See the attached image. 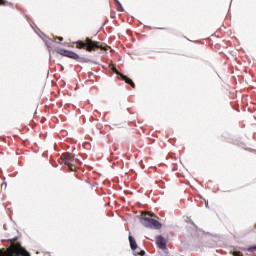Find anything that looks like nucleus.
I'll return each mask as SVG.
<instances>
[{"label":"nucleus","mask_w":256,"mask_h":256,"mask_svg":"<svg viewBox=\"0 0 256 256\" xmlns=\"http://www.w3.org/2000/svg\"><path fill=\"white\" fill-rule=\"evenodd\" d=\"M114 3L116 5V8L118 11H120L121 13H123V11H125V8H123V4H121V2L119 0H114Z\"/></svg>","instance_id":"10"},{"label":"nucleus","mask_w":256,"mask_h":256,"mask_svg":"<svg viewBox=\"0 0 256 256\" xmlns=\"http://www.w3.org/2000/svg\"><path fill=\"white\" fill-rule=\"evenodd\" d=\"M138 255L144 256L145 255V250H141Z\"/></svg>","instance_id":"13"},{"label":"nucleus","mask_w":256,"mask_h":256,"mask_svg":"<svg viewBox=\"0 0 256 256\" xmlns=\"http://www.w3.org/2000/svg\"><path fill=\"white\" fill-rule=\"evenodd\" d=\"M72 45H77V49H84L91 53V51H95V49H99L101 47V42H95L90 38H86L85 41L78 40L76 42H72Z\"/></svg>","instance_id":"4"},{"label":"nucleus","mask_w":256,"mask_h":256,"mask_svg":"<svg viewBox=\"0 0 256 256\" xmlns=\"http://www.w3.org/2000/svg\"><path fill=\"white\" fill-rule=\"evenodd\" d=\"M57 53L63 57H67L68 59H73L74 61H77V63H92L94 65H101V63H99L97 60L81 57L79 54L65 48L58 49Z\"/></svg>","instance_id":"2"},{"label":"nucleus","mask_w":256,"mask_h":256,"mask_svg":"<svg viewBox=\"0 0 256 256\" xmlns=\"http://www.w3.org/2000/svg\"><path fill=\"white\" fill-rule=\"evenodd\" d=\"M58 41H63V37H57Z\"/></svg>","instance_id":"14"},{"label":"nucleus","mask_w":256,"mask_h":256,"mask_svg":"<svg viewBox=\"0 0 256 256\" xmlns=\"http://www.w3.org/2000/svg\"><path fill=\"white\" fill-rule=\"evenodd\" d=\"M150 217H157L153 213H146L141 219V223L144 227H148L149 229H161V224L159 221L150 218Z\"/></svg>","instance_id":"5"},{"label":"nucleus","mask_w":256,"mask_h":256,"mask_svg":"<svg viewBox=\"0 0 256 256\" xmlns=\"http://www.w3.org/2000/svg\"><path fill=\"white\" fill-rule=\"evenodd\" d=\"M112 71L114 73H116V75H119V77H121L122 81H125V83H127L128 85H131V87L133 89H135V82H133V80H131L129 77L123 75L121 72H119V70H117V68L113 67Z\"/></svg>","instance_id":"7"},{"label":"nucleus","mask_w":256,"mask_h":256,"mask_svg":"<svg viewBox=\"0 0 256 256\" xmlns=\"http://www.w3.org/2000/svg\"><path fill=\"white\" fill-rule=\"evenodd\" d=\"M156 245L162 251H167V240L163 238V236H158L156 239Z\"/></svg>","instance_id":"8"},{"label":"nucleus","mask_w":256,"mask_h":256,"mask_svg":"<svg viewBox=\"0 0 256 256\" xmlns=\"http://www.w3.org/2000/svg\"><path fill=\"white\" fill-rule=\"evenodd\" d=\"M129 243L132 251H135L137 249V242L135 241V238L132 236H129Z\"/></svg>","instance_id":"9"},{"label":"nucleus","mask_w":256,"mask_h":256,"mask_svg":"<svg viewBox=\"0 0 256 256\" xmlns=\"http://www.w3.org/2000/svg\"><path fill=\"white\" fill-rule=\"evenodd\" d=\"M17 238L10 240V246L5 249H0V256H31L29 252L21 246V243L17 242Z\"/></svg>","instance_id":"1"},{"label":"nucleus","mask_w":256,"mask_h":256,"mask_svg":"<svg viewBox=\"0 0 256 256\" xmlns=\"http://www.w3.org/2000/svg\"><path fill=\"white\" fill-rule=\"evenodd\" d=\"M0 5H4L5 7H7V5H9V7H11L12 9H14V5L13 3L7 1V0H0Z\"/></svg>","instance_id":"11"},{"label":"nucleus","mask_w":256,"mask_h":256,"mask_svg":"<svg viewBox=\"0 0 256 256\" xmlns=\"http://www.w3.org/2000/svg\"><path fill=\"white\" fill-rule=\"evenodd\" d=\"M233 256H243V253L240 251H234Z\"/></svg>","instance_id":"12"},{"label":"nucleus","mask_w":256,"mask_h":256,"mask_svg":"<svg viewBox=\"0 0 256 256\" xmlns=\"http://www.w3.org/2000/svg\"><path fill=\"white\" fill-rule=\"evenodd\" d=\"M34 30L36 31V33L39 35V37H41V39L44 41L46 47L48 49H51L52 47V43H53V39L47 37V35H45V33L41 32V29H39L36 25Z\"/></svg>","instance_id":"6"},{"label":"nucleus","mask_w":256,"mask_h":256,"mask_svg":"<svg viewBox=\"0 0 256 256\" xmlns=\"http://www.w3.org/2000/svg\"><path fill=\"white\" fill-rule=\"evenodd\" d=\"M158 29H163V28H158Z\"/></svg>","instance_id":"15"},{"label":"nucleus","mask_w":256,"mask_h":256,"mask_svg":"<svg viewBox=\"0 0 256 256\" xmlns=\"http://www.w3.org/2000/svg\"><path fill=\"white\" fill-rule=\"evenodd\" d=\"M60 163H64V165L68 166L69 171H77L79 167H81V161L75 158V156L69 152H66L61 155Z\"/></svg>","instance_id":"3"}]
</instances>
